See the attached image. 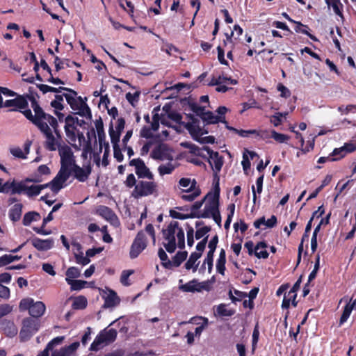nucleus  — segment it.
<instances>
[{"label":"nucleus","mask_w":356,"mask_h":356,"mask_svg":"<svg viewBox=\"0 0 356 356\" xmlns=\"http://www.w3.org/2000/svg\"><path fill=\"white\" fill-rule=\"evenodd\" d=\"M267 245L265 242H259L254 248V254L258 258L266 259L268 257V252L265 250Z\"/></svg>","instance_id":"nucleus-31"},{"label":"nucleus","mask_w":356,"mask_h":356,"mask_svg":"<svg viewBox=\"0 0 356 356\" xmlns=\"http://www.w3.org/2000/svg\"><path fill=\"white\" fill-rule=\"evenodd\" d=\"M327 5L329 7H332L334 12L337 15H339L341 13L339 6H340V1L339 0H325Z\"/></svg>","instance_id":"nucleus-58"},{"label":"nucleus","mask_w":356,"mask_h":356,"mask_svg":"<svg viewBox=\"0 0 356 356\" xmlns=\"http://www.w3.org/2000/svg\"><path fill=\"white\" fill-rule=\"evenodd\" d=\"M129 165L134 167L135 173L138 179H154V174L141 159H131Z\"/></svg>","instance_id":"nucleus-10"},{"label":"nucleus","mask_w":356,"mask_h":356,"mask_svg":"<svg viewBox=\"0 0 356 356\" xmlns=\"http://www.w3.org/2000/svg\"><path fill=\"white\" fill-rule=\"evenodd\" d=\"M13 190V180L12 181H6L3 184L2 186H0V193H12Z\"/></svg>","instance_id":"nucleus-62"},{"label":"nucleus","mask_w":356,"mask_h":356,"mask_svg":"<svg viewBox=\"0 0 356 356\" xmlns=\"http://www.w3.org/2000/svg\"><path fill=\"white\" fill-rule=\"evenodd\" d=\"M0 329L4 334L13 337L17 334V328L12 321L4 319L0 322Z\"/></svg>","instance_id":"nucleus-18"},{"label":"nucleus","mask_w":356,"mask_h":356,"mask_svg":"<svg viewBox=\"0 0 356 356\" xmlns=\"http://www.w3.org/2000/svg\"><path fill=\"white\" fill-rule=\"evenodd\" d=\"M202 119L204 121H207L208 123L212 124L222 121V118L221 116L215 115L211 112H204Z\"/></svg>","instance_id":"nucleus-38"},{"label":"nucleus","mask_w":356,"mask_h":356,"mask_svg":"<svg viewBox=\"0 0 356 356\" xmlns=\"http://www.w3.org/2000/svg\"><path fill=\"white\" fill-rule=\"evenodd\" d=\"M207 198V196H206L201 201H197L195 202L192 207H191V213L190 214L191 218H195L193 214L195 213H202V211H199V209L202 207L204 202Z\"/></svg>","instance_id":"nucleus-60"},{"label":"nucleus","mask_w":356,"mask_h":356,"mask_svg":"<svg viewBox=\"0 0 356 356\" xmlns=\"http://www.w3.org/2000/svg\"><path fill=\"white\" fill-rule=\"evenodd\" d=\"M70 177V170L64 168H60L56 176L52 179L51 181L45 184L47 187H49L51 191L57 193L61 188L64 187V184Z\"/></svg>","instance_id":"nucleus-11"},{"label":"nucleus","mask_w":356,"mask_h":356,"mask_svg":"<svg viewBox=\"0 0 356 356\" xmlns=\"http://www.w3.org/2000/svg\"><path fill=\"white\" fill-rule=\"evenodd\" d=\"M200 194V189H191V192L186 193L181 195V199L184 200L191 202L193 201Z\"/></svg>","instance_id":"nucleus-46"},{"label":"nucleus","mask_w":356,"mask_h":356,"mask_svg":"<svg viewBox=\"0 0 356 356\" xmlns=\"http://www.w3.org/2000/svg\"><path fill=\"white\" fill-rule=\"evenodd\" d=\"M179 289L185 292H200L202 290L208 291L209 286L207 282H199L197 280H193L180 286Z\"/></svg>","instance_id":"nucleus-15"},{"label":"nucleus","mask_w":356,"mask_h":356,"mask_svg":"<svg viewBox=\"0 0 356 356\" xmlns=\"http://www.w3.org/2000/svg\"><path fill=\"white\" fill-rule=\"evenodd\" d=\"M97 213L99 216H102L104 218L107 220L108 221L114 222L118 220V218L115 213L106 206H99L97 209Z\"/></svg>","instance_id":"nucleus-20"},{"label":"nucleus","mask_w":356,"mask_h":356,"mask_svg":"<svg viewBox=\"0 0 356 356\" xmlns=\"http://www.w3.org/2000/svg\"><path fill=\"white\" fill-rule=\"evenodd\" d=\"M355 149H356V138L352 143L346 144L339 149H335L332 152V156H337V154H339V157H343L347 152H351Z\"/></svg>","instance_id":"nucleus-23"},{"label":"nucleus","mask_w":356,"mask_h":356,"mask_svg":"<svg viewBox=\"0 0 356 356\" xmlns=\"http://www.w3.org/2000/svg\"><path fill=\"white\" fill-rule=\"evenodd\" d=\"M338 111L343 115V114H348L350 112H354L356 111V105L353 104H349L346 106H340L338 107Z\"/></svg>","instance_id":"nucleus-61"},{"label":"nucleus","mask_w":356,"mask_h":356,"mask_svg":"<svg viewBox=\"0 0 356 356\" xmlns=\"http://www.w3.org/2000/svg\"><path fill=\"white\" fill-rule=\"evenodd\" d=\"M41 133L43 134L45 138L44 147L49 151H56L65 143L62 139L58 127H56V130L49 129Z\"/></svg>","instance_id":"nucleus-5"},{"label":"nucleus","mask_w":356,"mask_h":356,"mask_svg":"<svg viewBox=\"0 0 356 356\" xmlns=\"http://www.w3.org/2000/svg\"><path fill=\"white\" fill-rule=\"evenodd\" d=\"M179 184L181 187L183 188L189 187L188 189L184 191L186 193H189L191 192V189H195L196 181L195 179L191 181V179L189 178H181L179 181Z\"/></svg>","instance_id":"nucleus-36"},{"label":"nucleus","mask_w":356,"mask_h":356,"mask_svg":"<svg viewBox=\"0 0 356 356\" xmlns=\"http://www.w3.org/2000/svg\"><path fill=\"white\" fill-rule=\"evenodd\" d=\"M206 158H208L210 165L215 171L216 175H217L223 165L222 157L219 155L218 152H213L209 147L206 149Z\"/></svg>","instance_id":"nucleus-14"},{"label":"nucleus","mask_w":356,"mask_h":356,"mask_svg":"<svg viewBox=\"0 0 356 356\" xmlns=\"http://www.w3.org/2000/svg\"><path fill=\"white\" fill-rule=\"evenodd\" d=\"M232 84L237 83L236 80L232 79L230 77L219 75L218 76H213L209 86L222 85V84Z\"/></svg>","instance_id":"nucleus-22"},{"label":"nucleus","mask_w":356,"mask_h":356,"mask_svg":"<svg viewBox=\"0 0 356 356\" xmlns=\"http://www.w3.org/2000/svg\"><path fill=\"white\" fill-rule=\"evenodd\" d=\"M147 240L144 231L138 233L135 240L134 241L130 250V257L131 258L137 257L139 254L146 248Z\"/></svg>","instance_id":"nucleus-12"},{"label":"nucleus","mask_w":356,"mask_h":356,"mask_svg":"<svg viewBox=\"0 0 356 356\" xmlns=\"http://www.w3.org/2000/svg\"><path fill=\"white\" fill-rule=\"evenodd\" d=\"M177 168V164L172 161H168L165 164H161L158 167V172L160 176L163 177L165 175H170Z\"/></svg>","instance_id":"nucleus-26"},{"label":"nucleus","mask_w":356,"mask_h":356,"mask_svg":"<svg viewBox=\"0 0 356 356\" xmlns=\"http://www.w3.org/2000/svg\"><path fill=\"white\" fill-rule=\"evenodd\" d=\"M40 327V321L38 319L26 318L23 320L22 327L19 336L22 341L29 339Z\"/></svg>","instance_id":"nucleus-6"},{"label":"nucleus","mask_w":356,"mask_h":356,"mask_svg":"<svg viewBox=\"0 0 356 356\" xmlns=\"http://www.w3.org/2000/svg\"><path fill=\"white\" fill-rule=\"evenodd\" d=\"M75 259L76 262L79 264H81L83 266L87 265L90 263V260L89 257L84 256L83 252H80L79 254H75Z\"/></svg>","instance_id":"nucleus-55"},{"label":"nucleus","mask_w":356,"mask_h":356,"mask_svg":"<svg viewBox=\"0 0 356 356\" xmlns=\"http://www.w3.org/2000/svg\"><path fill=\"white\" fill-rule=\"evenodd\" d=\"M87 306V299L82 296L75 298L74 300L72 307L76 309H83Z\"/></svg>","instance_id":"nucleus-42"},{"label":"nucleus","mask_w":356,"mask_h":356,"mask_svg":"<svg viewBox=\"0 0 356 356\" xmlns=\"http://www.w3.org/2000/svg\"><path fill=\"white\" fill-rule=\"evenodd\" d=\"M41 181L42 179L37 176L32 179L27 178L22 181H16L13 180V190L12 191V194L26 193V182H40Z\"/></svg>","instance_id":"nucleus-17"},{"label":"nucleus","mask_w":356,"mask_h":356,"mask_svg":"<svg viewBox=\"0 0 356 356\" xmlns=\"http://www.w3.org/2000/svg\"><path fill=\"white\" fill-rule=\"evenodd\" d=\"M139 96L140 92H136L133 94L128 92L126 94V99L133 106H135L136 104L138 102Z\"/></svg>","instance_id":"nucleus-56"},{"label":"nucleus","mask_w":356,"mask_h":356,"mask_svg":"<svg viewBox=\"0 0 356 356\" xmlns=\"http://www.w3.org/2000/svg\"><path fill=\"white\" fill-rule=\"evenodd\" d=\"M40 216L35 211H30L26 213L23 218V224L25 226L29 225L32 222L38 221Z\"/></svg>","instance_id":"nucleus-33"},{"label":"nucleus","mask_w":356,"mask_h":356,"mask_svg":"<svg viewBox=\"0 0 356 356\" xmlns=\"http://www.w3.org/2000/svg\"><path fill=\"white\" fill-rule=\"evenodd\" d=\"M201 257L200 252H193L190 255L188 260L185 264V267L187 270L193 269V272L197 270V264H195L196 261Z\"/></svg>","instance_id":"nucleus-28"},{"label":"nucleus","mask_w":356,"mask_h":356,"mask_svg":"<svg viewBox=\"0 0 356 356\" xmlns=\"http://www.w3.org/2000/svg\"><path fill=\"white\" fill-rule=\"evenodd\" d=\"M134 273L132 270H124L122 273L120 282L124 286H129L130 283L128 282L129 277Z\"/></svg>","instance_id":"nucleus-63"},{"label":"nucleus","mask_w":356,"mask_h":356,"mask_svg":"<svg viewBox=\"0 0 356 356\" xmlns=\"http://www.w3.org/2000/svg\"><path fill=\"white\" fill-rule=\"evenodd\" d=\"M33 302V300L32 298H24L22 299L19 302V309L21 311H25L29 309V312H30V309L32 306V304Z\"/></svg>","instance_id":"nucleus-54"},{"label":"nucleus","mask_w":356,"mask_h":356,"mask_svg":"<svg viewBox=\"0 0 356 356\" xmlns=\"http://www.w3.org/2000/svg\"><path fill=\"white\" fill-rule=\"evenodd\" d=\"M297 294H291L290 293H285L284 299L282 301V307L284 309H287L289 307L291 298H293V305L296 307L297 305V302L296 301Z\"/></svg>","instance_id":"nucleus-39"},{"label":"nucleus","mask_w":356,"mask_h":356,"mask_svg":"<svg viewBox=\"0 0 356 356\" xmlns=\"http://www.w3.org/2000/svg\"><path fill=\"white\" fill-rule=\"evenodd\" d=\"M67 284L70 285L72 290L78 291L84 288L85 285L87 284V282L74 280L67 282Z\"/></svg>","instance_id":"nucleus-53"},{"label":"nucleus","mask_w":356,"mask_h":356,"mask_svg":"<svg viewBox=\"0 0 356 356\" xmlns=\"http://www.w3.org/2000/svg\"><path fill=\"white\" fill-rule=\"evenodd\" d=\"M80 276V270L76 267H70L66 271L65 280L67 282L74 280L73 279L77 278Z\"/></svg>","instance_id":"nucleus-40"},{"label":"nucleus","mask_w":356,"mask_h":356,"mask_svg":"<svg viewBox=\"0 0 356 356\" xmlns=\"http://www.w3.org/2000/svg\"><path fill=\"white\" fill-rule=\"evenodd\" d=\"M163 245L170 252H174L177 246L182 249L185 246V236L183 226L173 220L169 223L166 229H163Z\"/></svg>","instance_id":"nucleus-2"},{"label":"nucleus","mask_w":356,"mask_h":356,"mask_svg":"<svg viewBox=\"0 0 356 356\" xmlns=\"http://www.w3.org/2000/svg\"><path fill=\"white\" fill-rule=\"evenodd\" d=\"M355 302H350V301L345 306L343 309V314L340 318V325L343 324L349 318L354 307H355Z\"/></svg>","instance_id":"nucleus-34"},{"label":"nucleus","mask_w":356,"mask_h":356,"mask_svg":"<svg viewBox=\"0 0 356 356\" xmlns=\"http://www.w3.org/2000/svg\"><path fill=\"white\" fill-rule=\"evenodd\" d=\"M45 305L42 302L38 301L36 302H33L32 306L30 309V315L34 318L40 317L42 316L45 312Z\"/></svg>","instance_id":"nucleus-21"},{"label":"nucleus","mask_w":356,"mask_h":356,"mask_svg":"<svg viewBox=\"0 0 356 356\" xmlns=\"http://www.w3.org/2000/svg\"><path fill=\"white\" fill-rule=\"evenodd\" d=\"M99 334H102L104 343L106 345L113 342L117 337V331L115 329L104 330L99 332Z\"/></svg>","instance_id":"nucleus-29"},{"label":"nucleus","mask_w":356,"mask_h":356,"mask_svg":"<svg viewBox=\"0 0 356 356\" xmlns=\"http://www.w3.org/2000/svg\"><path fill=\"white\" fill-rule=\"evenodd\" d=\"M31 243L37 250L45 251L54 246V240L51 238L43 240L35 238L31 241Z\"/></svg>","instance_id":"nucleus-19"},{"label":"nucleus","mask_w":356,"mask_h":356,"mask_svg":"<svg viewBox=\"0 0 356 356\" xmlns=\"http://www.w3.org/2000/svg\"><path fill=\"white\" fill-rule=\"evenodd\" d=\"M105 346H106V343H104L102 334H99L92 343L90 350L92 351H97Z\"/></svg>","instance_id":"nucleus-35"},{"label":"nucleus","mask_w":356,"mask_h":356,"mask_svg":"<svg viewBox=\"0 0 356 356\" xmlns=\"http://www.w3.org/2000/svg\"><path fill=\"white\" fill-rule=\"evenodd\" d=\"M213 252L209 251L207 252V257L204 259V263L202 264V268L204 267L205 264H207L208 266V270L210 273L213 268Z\"/></svg>","instance_id":"nucleus-57"},{"label":"nucleus","mask_w":356,"mask_h":356,"mask_svg":"<svg viewBox=\"0 0 356 356\" xmlns=\"http://www.w3.org/2000/svg\"><path fill=\"white\" fill-rule=\"evenodd\" d=\"M184 147H186L190 149L191 152L196 155L200 156L202 157H207L206 155V149L209 148L208 147H203L202 148H200L194 144L191 143H182Z\"/></svg>","instance_id":"nucleus-30"},{"label":"nucleus","mask_w":356,"mask_h":356,"mask_svg":"<svg viewBox=\"0 0 356 356\" xmlns=\"http://www.w3.org/2000/svg\"><path fill=\"white\" fill-rule=\"evenodd\" d=\"M91 166L90 164L80 167L75 163L70 168V174L72 173L74 178L81 182L86 181L91 173Z\"/></svg>","instance_id":"nucleus-13"},{"label":"nucleus","mask_w":356,"mask_h":356,"mask_svg":"<svg viewBox=\"0 0 356 356\" xmlns=\"http://www.w3.org/2000/svg\"><path fill=\"white\" fill-rule=\"evenodd\" d=\"M63 94L56 95L55 96V99L51 102V106L56 110H63V106L62 104V102L63 101Z\"/></svg>","instance_id":"nucleus-50"},{"label":"nucleus","mask_w":356,"mask_h":356,"mask_svg":"<svg viewBox=\"0 0 356 356\" xmlns=\"http://www.w3.org/2000/svg\"><path fill=\"white\" fill-rule=\"evenodd\" d=\"M29 99L31 102V107L35 114L33 115L30 109H26L23 111L24 116L31 121L41 132L49 129L56 130V128L58 127L57 120L52 115L46 113L34 97H29Z\"/></svg>","instance_id":"nucleus-1"},{"label":"nucleus","mask_w":356,"mask_h":356,"mask_svg":"<svg viewBox=\"0 0 356 356\" xmlns=\"http://www.w3.org/2000/svg\"><path fill=\"white\" fill-rule=\"evenodd\" d=\"M271 138L280 143H286L290 138L289 136L277 133L275 130L271 131Z\"/></svg>","instance_id":"nucleus-47"},{"label":"nucleus","mask_w":356,"mask_h":356,"mask_svg":"<svg viewBox=\"0 0 356 356\" xmlns=\"http://www.w3.org/2000/svg\"><path fill=\"white\" fill-rule=\"evenodd\" d=\"M124 184L128 188L134 187L131 196L136 199L153 195L158 192V184L154 179L144 180V179H141V180L137 181L133 173L127 176Z\"/></svg>","instance_id":"nucleus-3"},{"label":"nucleus","mask_w":356,"mask_h":356,"mask_svg":"<svg viewBox=\"0 0 356 356\" xmlns=\"http://www.w3.org/2000/svg\"><path fill=\"white\" fill-rule=\"evenodd\" d=\"M158 255L160 259L163 261L162 264L163 266L165 268H170L172 266V262L168 259L167 254L162 248L159 250Z\"/></svg>","instance_id":"nucleus-49"},{"label":"nucleus","mask_w":356,"mask_h":356,"mask_svg":"<svg viewBox=\"0 0 356 356\" xmlns=\"http://www.w3.org/2000/svg\"><path fill=\"white\" fill-rule=\"evenodd\" d=\"M105 302L104 307L105 308L113 307L118 305L120 302V299L115 292L109 291L108 293L104 298Z\"/></svg>","instance_id":"nucleus-24"},{"label":"nucleus","mask_w":356,"mask_h":356,"mask_svg":"<svg viewBox=\"0 0 356 356\" xmlns=\"http://www.w3.org/2000/svg\"><path fill=\"white\" fill-rule=\"evenodd\" d=\"M79 342H74L70 346H65L60 348L62 353V356H71L79 348Z\"/></svg>","instance_id":"nucleus-37"},{"label":"nucleus","mask_w":356,"mask_h":356,"mask_svg":"<svg viewBox=\"0 0 356 356\" xmlns=\"http://www.w3.org/2000/svg\"><path fill=\"white\" fill-rule=\"evenodd\" d=\"M20 256H13L10 254H4L0 257V267L4 266L8 264H10L15 261L19 260Z\"/></svg>","instance_id":"nucleus-41"},{"label":"nucleus","mask_w":356,"mask_h":356,"mask_svg":"<svg viewBox=\"0 0 356 356\" xmlns=\"http://www.w3.org/2000/svg\"><path fill=\"white\" fill-rule=\"evenodd\" d=\"M153 130L149 127L145 126L141 129L140 135L143 138H151L153 137Z\"/></svg>","instance_id":"nucleus-64"},{"label":"nucleus","mask_w":356,"mask_h":356,"mask_svg":"<svg viewBox=\"0 0 356 356\" xmlns=\"http://www.w3.org/2000/svg\"><path fill=\"white\" fill-rule=\"evenodd\" d=\"M109 135L113 147L118 146V143L120 140V132L114 130L112 127H111L109 129Z\"/></svg>","instance_id":"nucleus-52"},{"label":"nucleus","mask_w":356,"mask_h":356,"mask_svg":"<svg viewBox=\"0 0 356 356\" xmlns=\"http://www.w3.org/2000/svg\"><path fill=\"white\" fill-rule=\"evenodd\" d=\"M22 204L20 203L15 204L10 210H9V218L13 222L18 221L22 216Z\"/></svg>","instance_id":"nucleus-27"},{"label":"nucleus","mask_w":356,"mask_h":356,"mask_svg":"<svg viewBox=\"0 0 356 356\" xmlns=\"http://www.w3.org/2000/svg\"><path fill=\"white\" fill-rule=\"evenodd\" d=\"M47 188V185L42 184V185H26V194L29 197L35 196L40 193L41 191L44 188Z\"/></svg>","instance_id":"nucleus-32"},{"label":"nucleus","mask_w":356,"mask_h":356,"mask_svg":"<svg viewBox=\"0 0 356 356\" xmlns=\"http://www.w3.org/2000/svg\"><path fill=\"white\" fill-rule=\"evenodd\" d=\"M27 106V99L22 95H18L16 98L6 100L4 102L5 107H15V108L11 111H19L22 113L24 111L22 110L26 108Z\"/></svg>","instance_id":"nucleus-16"},{"label":"nucleus","mask_w":356,"mask_h":356,"mask_svg":"<svg viewBox=\"0 0 356 356\" xmlns=\"http://www.w3.org/2000/svg\"><path fill=\"white\" fill-rule=\"evenodd\" d=\"M151 158L154 160L159 161H173L172 150L165 143H159L156 145L150 154Z\"/></svg>","instance_id":"nucleus-8"},{"label":"nucleus","mask_w":356,"mask_h":356,"mask_svg":"<svg viewBox=\"0 0 356 356\" xmlns=\"http://www.w3.org/2000/svg\"><path fill=\"white\" fill-rule=\"evenodd\" d=\"M218 210H219L218 193L212 195L208 199L202 213H195L193 216L197 218H209Z\"/></svg>","instance_id":"nucleus-7"},{"label":"nucleus","mask_w":356,"mask_h":356,"mask_svg":"<svg viewBox=\"0 0 356 356\" xmlns=\"http://www.w3.org/2000/svg\"><path fill=\"white\" fill-rule=\"evenodd\" d=\"M37 87L44 94H45V93H47L48 92H61L63 90H65V87H59V88H54V87L44 85V84H39V85L37 86Z\"/></svg>","instance_id":"nucleus-44"},{"label":"nucleus","mask_w":356,"mask_h":356,"mask_svg":"<svg viewBox=\"0 0 356 356\" xmlns=\"http://www.w3.org/2000/svg\"><path fill=\"white\" fill-rule=\"evenodd\" d=\"M65 89L66 90L64 91H67V92L63 93V95L71 108L77 111L76 113L81 116L91 118L90 109L82 97H77L76 92L72 89L67 88Z\"/></svg>","instance_id":"nucleus-4"},{"label":"nucleus","mask_w":356,"mask_h":356,"mask_svg":"<svg viewBox=\"0 0 356 356\" xmlns=\"http://www.w3.org/2000/svg\"><path fill=\"white\" fill-rule=\"evenodd\" d=\"M63 340L64 337H57L53 339L47 343L46 348L43 350L49 353V351L52 350L54 346L61 343Z\"/></svg>","instance_id":"nucleus-48"},{"label":"nucleus","mask_w":356,"mask_h":356,"mask_svg":"<svg viewBox=\"0 0 356 356\" xmlns=\"http://www.w3.org/2000/svg\"><path fill=\"white\" fill-rule=\"evenodd\" d=\"M187 252H178L173 257L172 264L175 266L178 267L187 257Z\"/></svg>","instance_id":"nucleus-43"},{"label":"nucleus","mask_w":356,"mask_h":356,"mask_svg":"<svg viewBox=\"0 0 356 356\" xmlns=\"http://www.w3.org/2000/svg\"><path fill=\"white\" fill-rule=\"evenodd\" d=\"M216 312L218 315L222 316H231L234 314V312L227 309L226 305L224 304L219 305L217 307Z\"/></svg>","instance_id":"nucleus-51"},{"label":"nucleus","mask_w":356,"mask_h":356,"mask_svg":"<svg viewBox=\"0 0 356 356\" xmlns=\"http://www.w3.org/2000/svg\"><path fill=\"white\" fill-rule=\"evenodd\" d=\"M97 134H98V140L99 143V152L102 151L103 147H105V145L107 143L105 142V134L103 131L102 123L101 122L100 126L97 125Z\"/></svg>","instance_id":"nucleus-45"},{"label":"nucleus","mask_w":356,"mask_h":356,"mask_svg":"<svg viewBox=\"0 0 356 356\" xmlns=\"http://www.w3.org/2000/svg\"><path fill=\"white\" fill-rule=\"evenodd\" d=\"M10 152L13 156L16 158L22 159H26V154H24L22 149L19 147L10 148Z\"/></svg>","instance_id":"nucleus-59"},{"label":"nucleus","mask_w":356,"mask_h":356,"mask_svg":"<svg viewBox=\"0 0 356 356\" xmlns=\"http://www.w3.org/2000/svg\"><path fill=\"white\" fill-rule=\"evenodd\" d=\"M58 151L60 157V168L70 170L71 166L76 163L75 156L71 147L64 143Z\"/></svg>","instance_id":"nucleus-9"},{"label":"nucleus","mask_w":356,"mask_h":356,"mask_svg":"<svg viewBox=\"0 0 356 356\" xmlns=\"http://www.w3.org/2000/svg\"><path fill=\"white\" fill-rule=\"evenodd\" d=\"M276 223L277 218L275 216H272L268 220H266L264 217L259 218L254 221V226L257 229L260 228L261 225H266V227L272 228L276 225Z\"/></svg>","instance_id":"nucleus-25"}]
</instances>
